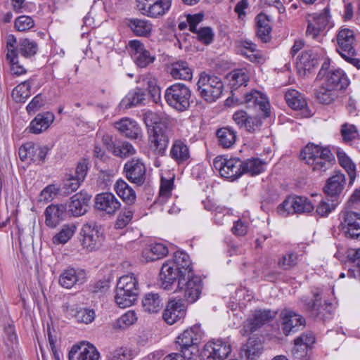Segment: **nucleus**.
<instances>
[{
	"label": "nucleus",
	"mask_w": 360,
	"mask_h": 360,
	"mask_svg": "<svg viewBox=\"0 0 360 360\" xmlns=\"http://www.w3.org/2000/svg\"><path fill=\"white\" fill-rule=\"evenodd\" d=\"M18 46L20 54L27 58L34 56L38 51L37 42L27 38L20 39Z\"/></svg>",
	"instance_id": "obj_51"
},
{
	"label": "nucleus",
	"mask_w": 360,
	"mask_h": 360,
	"mask_svg": "<svg viewBox=\"0 0 360 360\" xmlns=\"http://www.w3.org/2000/svg\"><path fill=\"white\" fill-rule=\"evenodd\" d=\"M186 307L181 300H171L168 302L162 317L165 322L172 325L185 316Z\"/></svg>",
	"instance_id": "obj_24"
},
{
	"label": "nucleus",
	"mask_w": 360,
	"mask_h": 360,
	"mask_svg": "<svg viewBox=\"0 0 360 360\" xmlns=\"http://www.w3.org/2000/svg\"><path fill=\"white\" fill-rule=\"evenodd\" d=\"M300 157L313 171L317 172L327 170L333 160L329 148L314 144L307 145L301 152Z\"/></svg>",
	"instance_id": "obj_2"
},
{
	"label": "nucleus",
	"mask_w": 360,
	"mask_h": 360,
	"mask_svg": "<svg viewBox=\"0 0 360 360\" xmlns=\"http://www.w3.org/2000/svg\"><path fill=\"white\" fill-rule=\"evenodd\" d=\"M168 253L167 248L162 243H155L152 245L150 248L145 250L143 252V257L147 262L157 260L167 255Z\"/></svg>",
	"instance_id": "obj_49"
},
{
	"label": "nucleus",
	"mask_w": 360,
	"mask_h": 360,
	"mask_svg": "<svg viewBox=\"0 0 360 360\" xmlns=\"http://www.w3.org/2000/svg\"><path fill=\"white\" fill-rule=\"evenodd\" d=\"M341 134L345 141L355 140L359 137V133L354 124L345 123L342 125Z\"/></svg>",
	"instance_id": "obj_64"
},
{
	"label": "nucleus",
	"mask_w": 360,
	"mask_h": 360,
	"mask_svg": "<svg viewBox=\"0 0 360 360\" xmlns=\"http://www.w3.org/2000/svg\"><path fill=\"white\" fill-rule=\"evenodd\" d=\"M127 25L136 36L143 37H148L153 28L150 20L140 18L129 19Z\"/></svg>",
	"instance_id": "obj_36"
},
{
	"label": "nucleus",
	"mask_w": 360,
	"mask_h": 360,
	"mask_svg": "<svg viewBox=\"0 0 360 360\" xmlns=\"http://www.w3.org/2000/svg\"><path fill=\"white\" fill-rule=\"evenodd\" d=\"M91 196L85 191L75 194L68 204V211L75 217L84 214L89 207Z\"/></svg>",
	"instance_id": "obj_25"
},
{
	"label": "nucleus",
	"mask_w": 360,
	"mask_h": 360,
	"mask_svg": "<svg viewBox=\"0 0 360 360\" xmlns=\"http://www.w3.org/2000/svg\"><path fill=\"white\" fill-rule=\"evenodd\" d=\"M172 0H136L137 9L151 18H159L170 9Z\"/></svg>",
	"instance_id": "obj_11"
},
{
	"label": "nucleus",
	"mask_w": 360,
	"mask_h": 360,
	"mask_svg": "<svg viewBox=\"0 0 360 360\" xmlns=\"http://www.w3.org/2000/svg\"><path fill=\"white\" fill-rule=\"evenodd\" d=\"M338 204L339 201L337 199L331 200L323 199L316 206V213L321 217H328V215L336 208Z\"/></svg>",
	"instance_id": "obj_55"
},
{
	"label": "nucleus",
	"mask_w": 360,
	"mask_h": 360,
	"mask_svg": "<svg viewBox=\"0 0 360 360\" xmlns=\"http://www.w3.org/2000/svg\"><path fill=\"white\" fill-rule=\"evenodd\" d=\"M340 227L346 238L360 240V214L345 210L340 214Z\"/></svg>",
	"instance_id": "obj_13"
},
{
	"label": "nucleus",
	"mask_w": 360,
	"mask_h": 360,
	"mask_svg": "<svg viewBox=\"0 0 360 360\" xmlns=\"http://www.w3.org/2000/svg\"><path fill=\"white\" fill-rule=\"evenodd\" d=\"M146 98V94L141 88H136L129 91L122 103L127 108L141 104Z\"/></svg>",
	"instance_id": "obj_48"
},
{
	"label": "nucleus",
	"mask_w": 360,
	"mask_h": 360,
	"mask_svg": "<svg viewBox=\"0 0 360 360\" xmlns=\"http://www.w3.org/2000/svg\"><path fill=\"white\" fill-rule=\"evenodd\" d=\"M170 139V132L161 126H154L150 137V146L155 153L163 156L165 155Z\"/></svg>",
	"instance_id": "obj_17"
},
{
	"label": "nucleus",
	"mask_w": 360,
	"mask_h": 360,
	"mask_svg": "<svg viewBox=\"0 0 360 360\" xmlns=\"http://www.w3.org/2000/svg\"><path fill=\"white\" fill-rule=\"evenodd\" d=\"M345 175L340 172H336L326 181L323 191L328 196L335 198L338 200L340 195L345 190Z\"/></svg>",
	"instance_id": "obj_23"
},
{
	"label": "nucleus",
	"mask_w": 360,
	"mask_h": 360,
	"mask_svg": "<svg viewBox=\"0 0 360 360\" xmlns=\"http://www.w3.org/2000/svg\"><path fill=\"white\" fill-rule=\"evenodd\" d=\"M77 231V226L74 224H67L63 225L60 231L52 238V242L55 245L65 244L74 236Z\"/></svg>",
	"instance_id": "obj_44"
},
{
	"label": "nucleus",
	"mask_w": 360,
	"mask_h": 360,
	"mask_svg": "<svg viewBox=\"0 0 360 360\" xmlns=\"http://www.w3.org/2000/svg\"><path fill=\"white\" fill-rule=\"evenodd\" d=\"M55 116L51 112L39 113L27 127L29 132L39 134L46 131L54 121Z\"/></svg>",
	"instance_id": "obj_30"
},
{
	"label": "nucleus",
	"mask_w": 360,
	"mask_h": 360,
	"mask_svg": "<svg viewBox=\"0 0 360 360\" xmlns=\"http://www.w3.org/2000/svg\"><path fill=\"white\" fill-rule=\"evenodd\" d=\"M135 153L136 149L131 143L128 142H123L120 145L116 146L113 154L117 157L125 158L130 155H133Z\"/></svg>",
	"instance_id": "obj_63"
},
{
	"label": "nucleus",
	"mask_w": 360,
	"mask_h": 360,
	"mask_svg": "<svg viewBox=\"0 0 360 360\" xmlns=\"http://www.w3.org/2000/svg\"><path fill=\"white\" fill-rule=\"evenodd\" d=\"M124 169L129 181L138 185L144 182L146 168L140 160L133 159L128 161L124 165Z\"/></svg>",
	"instance_id": "obj_26"
},
{
	"label": "nucleus",
	"mask_w": 360,
	"mask_h": 360,
	"mask_svg": "<svg viewBox=\"0 0 360 360\" xmlns=\"http://www.w3.org/2000/svg\"><path fill=\"white\" fill-rule=\"evenodd\" d=\"M67 311L69 314L76 319L77 321L85 324L91 323L95 319V311L89 308H79L75 309L72 307H67Z\"/></svg>",
	"instance_id": "obj_46"
},
{
	"label": "nucleus",
	"mask_w": 360,
	"mask_h": 360,
	"mask_svg": "<svg viewBox=\"0 0 360 360\" xmlns=\"http://www.w3.org/2000/svg\"><path fill=\"white\" fill-rule=\"evenodd\" d=\"M177 278V287L179 290L184 292L186 301L188 303L195 302L199 298L202 289L201 278L195 276L191 271L186 276H181Z\"/></svg>",
	"instance_id": "obj_9"
},
{
	"label": "nucleus",
	"mask_w": 360,
	"mask_h": 360,
	"mask_svg": "<svg viewBox=\"0 0 360 360\" xmlns=\"http://www.w3.org/2000/svg\"><path fill=\"white\" fill-rule=\"evenodd\" d=\"M115 191L122 200L128 205H132L136 201V195L134 189L122 180L118 179L115 186Z\"/></svg>",
	"instance_id": "obj_39"
},
{
	"label": "nucleus",
	"mask_w": 360,
	"mask_h": 360,
	"mask_svg": "<svg viewBox=\"0 0 360 360\" xmlns=\"http://www.w3.org/2000/svg\"><path fill=\"white\" fill-rule=\"evenodd\" d=\"M262 116H250L244 110H238L233 115L235 123L241 129H245L249 133H257L261 130L263 121Z\"/></svg>",
	"instance_id": "obj_16"
},
{
	"label": "nucleus",
	"mask_w": 360,
	"mask_h": 360,
	"mask_svg": "<svg viewBox=\"0 0 360 360\" xmlns=\"http://www.w3.org/2000/svg\"><path fill=\"white\" fill-rule=\"evenodd\" d=\"M337 51L347 63L360 69V60L356 58V53L354 49L356 42L353 30L348 28L341 29L336 37Z\"/></svg>",
	"instance_id": "obj_6"
},
{
	"label": "nucleus",
	"mask_w": 360,
	"mask_h": 360,
	"mask_svg": "<svg viewBox=\"0 0 360 360\" xmlns=\"http://www.w3.org/2000/svg\"><path fill=\"white\" fill-rule=\"evenodd\" d=\"M139 83L143 91H148L153 101L158 103L161 100L160 89L157 79L150 75H143L139 78Z\"/></svg>",
	"instance_id": "obj_37"
},
{
	"label": "nucleus",
	"mask_w": 360,
	"mask_h": 360,
	"mask_svg": "<svg viewBox=\"0 0 360 360\" xmlns=\"http://www.w3.org/2000/svg\"><path fill=\"white\" fill-rule=\"evenodd\" d=\"M219 146L224 148H231L236 141V132L231 127H222L217 131Z\"/></svg>",
	"instance_id": "obj_41"
},
{
	"label": "nucleus",
	"mask_w": 360,
	"mask_h": 360,
	"mask_svg": "<svg viewBox=\"0 0 360 360\" xmlns=\"http://www.w3.org/2000/svg\"><path fill=\"white\" fill-rule=\"evenodd\" d=\"M120 202L112 193L104 192L96 195L95 207L98 210L108 214H113L120 208Z\"/></svg>",
	"instance_id": "obj_21"
},
{
	"label": "nucleus",
	"mask_w": 360,
	"mask_h": 360,
	"mask_svg": "<svg viewBox=\"0 0 360 360\" xmlns=\"http://www.w3.org/2000/svg\"><path fill=\"white\" fill-rule=\"evenodd\" d=\"M141 304L146 313L158 314L163 307V300L158 293L147 292L143 296Z\"/></svg>",
	"instance_id": "obj_33"
},
{
	"label": "nucleus",
	"mask_w": 360,
	"mask_h": 360,
	"mask_svg": "<svg viewBox=\"0 0 360 360\" xmlns=\"http://www.w3.org/2000/svg\"><path fill=\"white\" fill-rule=\"evenodd\" d=\"M167 72L174 79L189 81L193 77V69L183 60H177L167 66Z\"/></svg>",
	"instance_id": "obj_29"
},
{
	"label": "nucleus",
	"mask_w": 360,
	"mask_h": 360,
	"mask_svg": "<svg viewBox=\"0 0 360 360\" xmlns=\"http://www.w3.org/2000/svg\"><path fill=\"white\" fill-rule=\"evenodd\" d=\"M323 78V83L337 91L345 89L349 85L347 77L340 68H333Z\"/></svg>",
	"instance_id": "obj_28"
},
{
	"label": "nucleus",
	"mask_w": 360,
	"mask_h": 360,
	"mask_svg": "<svg viewBox=\"0 0 360 360\" xmlns=\"http://www.w3.org/2000/svg\"><path fill=\"white\" fill-rule=\"evenodd\" d=\"M348 258L347 263L348 266L347 275L355 278L354 273H357L358 270L360 269V248L350 250Z\"/></svg>",
	"instance_id": "obj_54"
},
{
	"label": "nucleus",
	"mask_w": 360,
	"mask_h": 360,
	"mask_svg": "<svg viewBox=\"0 0 360 360\" xmlns=\"http://www.w3.org/2000/svg\"><path fill=\"white\" fill-rule=\"evenodd\" d=\"M34 26V21L32 17L21 15L15 20V27L18 31L25 32L30 30Z\"/></svg>",
	"instance_id": "obj_62"
},
{
	"label": "nucleus",
	"mask_w": 360,
	"mask_h": 360,
	"mask_svg": "<svg viewBox=\"0 0 360 360\" xmlns=\"http://www.w3.org/2000/svg\"><path fill=\"white\" fill-rule=\"evenodd\" d=\"M115 127L124 136L131 139H137L141 136V129L137 122L128 117L115 122Z\"/></svg>",
	"instance_id": "obj_31"
},
{
	"label": "nucleus",
	"mask_w": 360,
	"mask_h": 360,
	"mask_svg": "<svg viewBox=\"0 0 360 360\" xmlns=\"http://www.w3.org/2000/svg\"><path fill=\"white\" fill-rule=\"evenodd\" d=\"M82 245L89 251L97 249L101 245L102 234L95 225L85 224L81 231Z\"/></svg>",
	"instance_id": "obj_20"
},
{
	"label": "nucleus",
	"mask_w": 360,
	"mask_h": 360,
	"mask_svg": "<svg viewBox=\"0 0 360 360\" xmlns=\"http://www.w3.org/2000/svg\"><path fill=\"white\" fill-rule=\"evenodd\" d=\"M329 18V9L328 8H325L318 13L308 14L306 17L308 23L306 36L322 43L324 39L322 32L328 25Z\"/></svg>",
	"instance_id": "obj_8"
},
{
	"label": "nucleus",
	"mask_w": 360,
	"mask_h": 360,
	"mask_svg": "<svg viewBox=\"0 0 360 360\" xmlns=\"http://www.w3.org/2000/svg\"><path fill=\"white\" fill-rule=\"evenodd\" d=\"M174 176L169 179L164 176L161 177L160 193L158 198V201L160 203L164 204L170 198L172 191L174 188Z\"/></svg>",
	"instance_id": "obj_50"
},
{
	"label": "nucleus",
	"mask_w": 360,
	"mask_h": 360,
	"mask_svg": "<svg viewBox=\"0 0 360 360\" xmlns=\"http://www.w3.org/2000/svg\"><path fill=\"white\" fill-rule=\"evenodd\" d=\"M264 350L263 343L258 338H250L240 350V356L246 360H256Z\"/></svg>",
	"instance_id": "obj_34"
},
{
	"label": "nucleus",
	"mask_w": 360,
	"mask_h": 360,
	"mask_svg": "<svg viewBox=\"0 0 360 360\" xmlns=\"http://www.w3.org/2000/svg\"><path fill=\"white\" fill-rule=\"evenodd\" d=\"M134 212L130 208H124L117 216L115 227L117 229L124 228L131 220Z\"/></svg>",
	"instance_id": "obj_61"
},
{
	"label": "nucleus",
	"mask_w": 360,
	"mask_h": 360,
	"mask_svg": "<svg viewBox=\"0 0 360 360\" xmlns=\"http://www.w3.org/2000/svg\"><path fill=\"white\" fill-rule=\"evenodd\" d=\"M337 96L338 91L323 83L316 92L317 100L323 104L331 103Z\"/></svg>",
	"instance_id": "obj_52"
},
{
	"label": "nucleus",
	"mask_w": 360,
	"mask_h": 360,
	"mask_svg": "<svg viewBox=\"0 0 360 360\" xmlns=\"http://www.w3.org/2000/svg\"><path fill=\"white\" fill-rule=\"evenodd\" d=\"M31 83L24 81L15 86L12 91L13 98L18 103H24L30 96Z\"/></svg>",
	"instance_id": "obj_53"
},
{
	"label": "nucleus",
	"mask_w": 360,
	"mask_h": 360,
	"mask_svg": "<svg viewBox=\"0 0 360 360\" xmlns=\"http://www.w3.org/2000/svg\"><path fill=\"white\" fill-rule=\"evenodd\" d=\"M257 35L263 42L270 41V18L264 13H259L255 18Z\"/></svg>",
	"instance_id": "obj_38"
},
{
	"label": "nucleus",
	"mask_w": 360,
	"mask_h": 360,
	"mask_svg": "<svg viewBox=\"0 0 360 360\" xmlns=\"http://www.w3.org/2000/svg\"><path fill=\"white\" fill-rule=\"evenodd\" d=\"M243 103L247 108H255L263 115L264 118L270 116V103L267 96L261 91L252 90L244 95Z\"/></svg>",
	"instance_id": "obj_14"
},
{
	"label": "nucleus",
	"mask_w": 360,
	"mask_h": 360,
	"mask_svg": "<svg viewBox=\"0 0 360 360\" xmlns=\"http://www.w3.org/2000/svg\"><path fill=\"white\" fill-rule=\"evenodd\" d=\"M321 297L319 292H316L314 295V300H309V299L303 300V302L307 306L308 310L311 311L314 314L319 315L323 311L330 312L332 309V304L328 300H325L324 304H322L321 302Z\"/></svg>",
	"instance_id": "obj_40"
},
{
	"label": "nucleus",
	"mask_w": 360,
	"mask_h": 360,
	"mask_svg": "<svg viewBox=\"0 0 360 360\" xmlns=\"http://www.w3.org/2000/svg\"><path fill=\"white\" fill-rule=\"evenodd\" d=\"M129 47L135 63L139 68H146L154 62L155 56L146 49L143 44L140 41H129Z\"/></svg>",
	"instance_id": "obj_18"
},
{
	"label": "nucleus",
	"mask_w": 360,
	"mask_h": 360,
	"mask_svg": "<svg viewBox=\"0 0 360 360\" xmlns=\"http://www.w3.org/2000/svg\"><path fill=\"white\" fill-rule=\"evenodd\" d=\"M316 65V56L311 50L304 51L299 58L298 66L304 71L309 72Z\"/></svg>",
	"instance_id": "obj_56"
},
{
	"label": "nucleus",
	"mask_w": 360,
	"mask_h": 360,
	"mask_svg": "<svg viewBox=\"0 0 360 360\" xmlns=\"http://www.w3.org/2000/svg\"><path fill=\"white\" fill-rule=\"evenodd\" d=\"M67 206L63 204H51L44 212L45 224L50 228H55L66 217Z\"/></svg>",
	"instance_id": "obj_27"
},
{
	"label": "nucleus",
	"mask_w": 360,
	"mask_h": 360,
	"mask_svg": "<svg viewBox=\"0 0 360 360\" xmlns=\"http://www.w3.org/2000/svg\"><path fill=\"white\" fill-rule=\"evenodd\" d=\"M315 342L314 336L311 333H303L294 340V345L297 348L301 347L302 355H307V349Z\"/></svg>",
	"instance_id": "obj_59"
},
{
	"label": "nucleus",
	"mask_w": 360,
	"mask_h": 360,
	"mask_svg": "<svg viewBox=\"0 0 360 360\" xmlns=\"http://www.w3.org/2000/svg\"><path fill=\"white\" fill-rule=\"evenodd\" d=\"M280 319L282 332L286 336L297 332L305 326L304 317L290 310L282 311Z\"/></svg>",
	"instance_id": "obj_15"
},
{
	"label": "nucleus",
	"mask_w": 360,
	"mask_h": 360,
	"mask_svg": "<svg viewBox=\"0 0 360 360\" xmlns=\"http://www.w3.org/2000/svg\"><path fill=\"white\" fill-rule=\"evenodd\" d=\"M82 182V181H80L77 177H75V175L72 172L67 174L66 178L63 181L61 191L63 194L68 195L77 191Z\"/></svg>",
	"instance_id": "obj_57"
},
{
	"label": "nucleus",
	"mask_w": 360,
	"mask_h": 360,
	"mask_svg": "<svg viewBox=\"0 0 360 360\" xmlns=\"http://www.w3.org/2000/svg\"><path fill=\"white\" fill-rule=\"evenodd\" d=\"M169 157L179 165L187 161L190 151L186 142L181 139L174 140L169 150Z\"/></svg>",
	"instance_id": "obj_35"
},
{
	"label": "nucleus",
	"mask_w": 360,
	"mask_h": 360,
	"mask_svg": "<svg viewBox=\"0 0 360 360\" xmlns=\"http://www.w3.org/2000/svg\"><path fill=\"white\" fill-rule=\"evenodd\" d=\"M69 360H98L99 353L96 347L89 343L82 342L72 347L68 354Z\"/></svg>",
	"instance_id": "obj_22"
},
{
	"label": "nucleus",
	"mask_w": 360,
	"mask_h": 360,
	"mask_svg": "<svg viewBox=\"0 0 360 360\" xmlns=\"http://www.w3.org/2000/svg\"><path fill=\"white\" fill-rule=\"evenodd\" d=\"M298 256L294 252H287L283 255L278 261L280 268L285 270L290 269L297 264Z\"/></svg>",
	"instance_id": "obj_60"
},
{
	"label": "nucleus",
	"mask_w": 360,
	"mask_h": 360,
	"mask_svg": "<svg viewBox=\"0 0 360 360\" xmlns=\"http://www.w3.org/2000/svg\"><path fill=\"white\" fill-rule=\"evenodd\" d=\"M337 157L339 164L342 167L348 174L349 181V185L352 186L356 178V165L345 153V151L338 150Z\"/></svg>",
	"instance_id": "obj_42"
},
{
	"label": "nucleus",
	"mask_w": 360,
	"mask_h": 360,
	"mask_svg": "<svg viewBox=\"0 0 360 360\" xmlns=\"http://www.w3.org/2000/svg\"><path fill=\"white\" fill-rule=\"evenodd\" d=\"M196 85L199 95L207 103L215 102L224 90L221 79L212 72H201Z\"/></svg>",
	"instance_id": "obj_4"
},
{
	"label": "nucleus",
	"mask_w": 360,
	"mask_h": 360,
	"mask_svg": "<svg viewBox=\"0 0 360 360\" xmlns=\"http://www.w3.org/2000/svg\"><path fill=\"white\" fill-rule=\"evenodd\" d=\"M204 335L200 325L195 324L186 329L181 333L176 340L179 352L183 354L184 357L192 359L198 356V344Z\"/></svg>",
	"instance_id": "obj_5"
},
{
	"label": "nucleus",
	"mask_w": 360,
	"mask_h": 360,
	"mask_svg": "<svg viewBox=\"0 0 360 360\" xmlns=\"http://www.w3.org/2000/svg\"><path fill=\"white\" fill-rule=\"evenodd\" d=\"M191 91L183 83H175L167 87L165 92L167 103L175 110L183 112L191 104Z\"/></svg>",
	"instance_id": "obj_7"
},
{
	"label": "nucleus",
	"mask_w": 360,
	"mask_h": 360,
	"mask_svg": "<svg viewBox=\"0 0 360 360\" xmlns=\"http://www.w3.org/2000/svg\"><path fill=\"white\" fill-rule=\"evenodd\" d=\"M139 293V282L135 275H124L117 283L115 301L120 308L129 307L136 300Z\"/></svg>",
	"instance_id": "obj_3"
},
{
	"label": "nucleus",
	"mask_w": 360,
	"mask_h": 360,
	"mask_svg": "<svg viewBox=\"0 0 360 360\" xmlns=\"http://www.w3.org/2000/svg\"><path fill=\"white\" fill-rule=\"evenodd\" d=\"M231 352L230 342L226 340L218 339L205 345L200 357L202 360H224Z\"/></svg>",
	"instance_id": "obj_10"
},
{
	"label": "nucleus",
	"mask_w": 360,
	"mask_h": 360,
	"mask_svg": "<svg viewBox=\"0 0 360 360\" xmlns=\"http://www.w3.org/2000/svg\"><path fill=\"white\" fill-rule=\"evenodd\" d=\"M291 205L293 214L309 213L314 210V207L311 201L303 196H290Z\"/></svg>",
	"instance_id": "obj_45"
},
{
	"label": "nucleus",
	"mask_w": 360,
	"mask_h": 360,
	"mask_svg": "<svg viewBox=\"0 0 360 360\" xmlns=\"http://www.w3.org/2000/svg\"><path fill=\"white\" fill-rule=\"evenodd\" d=\"M193 269L188 255L184 251L175 252L173 260L165 262L162 266L160 276L162 281L163 288L169 290L170 285L177 277L186 276Z\"/></svg>",
	"instance_id": "obj_1"
},
{
	"label": "nucleus",
	"mask_w": 360,
	"mask_h": 360,
	"mask_svg": "<svg viewBox=\"0 0 360 360\" xmlns=\"http://www.w3.org/2000/svg\"><path fill=\"white\" fill-rule=\"evenodd\" d=\"M266 166V163L259 158L248 159L243 161L241 166L242 174L248 173L251 175H257L262 172Z\"/></svg>",
	"instance_id": "obj_43"
},
{
	"label": "nucleus",
	"mask_w": 360,
	"mask_h": 360,
	"mask_svg": "<svg viewBox=\"0 0 360 360\" xmlns=\"http://www.w3.org/2000/svg\"><path fill=\"white\" fill-rule=\"evenodd\" d=\"M137 320V316L134 311L129 310L122 315L115 323L114 328L124 329L134 324Z\"/></svg>",
	"instance_id": "obj_58"
},
{
	"label": "nucleus",
	"mask_w": 360,
	"mask_h": 360,
	"mask_svg": "<svg viewBox=\"0 0 360 360\" xmlns=\"http://www.w3.org/2000/svg\"><path fill=\"white\" fill-rule=\"evenodd\" d=\"M85 279V274L82 270H77L74 268L65 269L59 277V284L70 289L77 283H82Z\"/></svg>",
	"instance_id": "obj_32"
},
{
	"label": "nucleus",
	"mask_w": 360,
	"mask_h": 360,
	"mask_svg": "<svg viewBox=\"0 0 360 360\" xmlns=\"http://www.w3.org/2000/svg\"><path fill=\"white\" fill-rule=\"evenodd\" d=\"M243 161L240 158L227 159L223 156H217L214 159L213 167L218 170L222 177L235 179L242 175L241 166Z\"/></svg>",
	"instance_id": "obj_12"
},
{
	"label": "nucleus",
	"mask_w": 360,
	"mask_h": 360,
	"mask_svg": "<svg viewBox=\"0 0 360 360\" xmlns=\"http://www.w3.org/2000/svg\"><path fill=\"white\" fill-rule=\"evenodd\" d=\"M288 105L294 110H301L307 105L304 96L295 89H290L285 94Z\"/></svg>",
	"instance_id": "obj_47"
},
{
	"label": "nucleus",
	"mask_w": 360,
	"mask_h": 360,
	"mask_svg": "<svg viewBox=\"0 0 360 360\" xmlns=\"http://www.w3.org/2000/svg\"><path fill=\"white\" fill-rule=\"evenodd\" d=\"M269 319V311L255 310L243 323L240 333L243 336H248L261 328Z\"/></svg>",
	"instance_id": "obj_19"
}]
</instances>
